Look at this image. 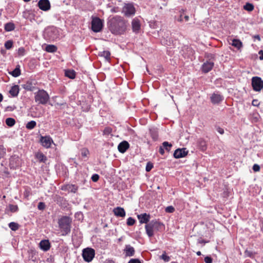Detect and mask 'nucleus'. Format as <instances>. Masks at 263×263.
Returning <instances> with one entry per match:
<instances>
[{
  "label": "nucleus",
  "mask_w": 263,
  "mask_h": 263,
  "mask_svg": "<svg viewBox=\"0 0 263 263\" xmlns=\"http://www.w3.org/2000/svg\"><path fill=\"white\" fill-rule=\"evenodd\" d=\"M61 190L68 192L76 193L78 190V186L75 184H67L62 185L61 186Z\"/></svg>",
  "instance_id": "nucleus-13"
},
{
  "label": "nucleus",
  "mask_w": 263,
  "mask_h": 263,
  "mask_svg": "<svg viewBox=\"0 0 263 263\" xmlns=\"http://www.w3.org/2000/svg\"><path fill=\"white\" fill-rule=\"evenodd\" d=\"M15 26L12 23H7L5 25V30L6 31H11L14 29Z\"/></svg>",
  "instance_id": "nucleus-32"
},
{
  "label": "nucleus",
  "mask_w": 263,
  "mask_h": 263,
  "mask_svg": "<svg viewBox=\"0 0 263 263\" xmlns=\"http://www.w3.org/2000/svg\"><path fill=\"white\" fill-rule=\"evenodd\" d=\"M208 58H210V60H211V59H214V55L213 54H211L208 56Z\"/></svg>",
  "instance_id": "nucleus-62"
},
{
  "label": "nucleus",
  "mask_w": 263,
  "mask_h": 263,
  "mask_svg": "<svg viewBox=\"0 0 263 263\" xmlns=\"http://www.w3.org/2000/svg\"><path fill=\"white\" fill-rule=\"evenodd\" d=\"M165 211L167 213H172L175 211V208L172 205L168 206L165 208Z\"/></svg>",
  "instance_id": "nucleus-45"
},
{
  "label": "nucleus",
  "mask_w": 263,
  "mask_h": 263,
  "mask_svg": "<svg viewBox=\"0 0 263 263\" xmlns=\"http://www.w3.org/2000/svg\"><path fill=\"white\" fill-rule=\"evenodd\" d=\"M45 204L44 202H40L37 205V208L40 210H43L45 208Z\"/></svg>",
  "instance_id": "nucleus-48"
},
{
  "label": "nucleus",
  "mask_w": 263,
  "mask_h": 263,
  "mask_svg": "<svg viewBox=\"0 0 263 263\" xmlns=\"http://www.w3.org/2000/svg\"><path fill=\"white\" fill-rule=\"evenodd\" d=\"M252 105H253L254 106H258L259 105V103L257 100L254 99L252 101Z\"/></svg>",
  "instance_id": "nucleus-53"
},
{
  "label": "nucleus",
  "mask_w": 263,
  "mask_h": 263,
  "mask_svg": "<svg viewBox=\"0 0 263 263\" xmlns=\"http://www.w3.org/2000/svg\"><path fill=\"white\" fill-rule=\"evenodd\" d=\"M138 219L140 223H147L150 219V215L145 213L137 215Z\"/></svg>",
  "instance_id": "nucleus-16"
},
{
  "label": "nucleus",
  "mask_w": 263,
  "mask_h": 263,
  "mask_svg": "<svg viewBox=\"0 0 263 263\" xmlns=\"http://www.w3.org/2000/svg\"><path fill=\"white\" fill-rule=\"evenodd\" d=\"M28 13V12H24V13H23V17H24V18H28V17H27V14Z\"/></svg>",
  "instance_id": "nucleus-59"
},
{
  "label": "nucleus",
  "mask_w": 263,
  "mask_h": 263,
  "mask_svg": "<svg viewBox=\"0 0 263 263\" xmlns=\"http://www.w3.org/2000/svg\"><path fill=\"white\" fill-rule=\"evenodd\" d=\"M129 147V143L126 141H123L119 143L118 146V149L120 153H124L126 151Z\"/></svg>",
  "instance_id": "nucleus-17"
},
{
  "label": "nucleus",
  "mask_w": 263,
  "mask_h": 263,
  "mask_svg": "<svg viewBox=\"0 0 263 263\" xmlns=\"http://www.w3.org/2000/svg\"><path fill=\"white\" fill-rule=\"evenodd\" d=\"M177 20H178V21H179V22H182V21H183L182 16V15H181V14L180 15V17H179V18Z\"/></svg>",
  "instance_id": "nucleus-61"
},
{
  "label": "nucleus",
  "mask_w": 263,
  "mask_h": 263,
  "mask_svg": "<svg viewBox=\"0 0 263 263\" xmlns=\"http://www.w3.org/2000/svg\"><path fill=\"white\" fill-rule=\"evenodd\" d=\"M243 8L245 10L249 12H251L254 10V6L252 4L248 2L246 3Z\"/></svg>",
  "instance_id": "nucleus-31"
},
{
  "label": "nucleus",
  "mask_w": 263,
  "mask_h": 263,
  "mask_svg": "<svg viewBox=\"0 0 263 263\" xmlns=\"http://www.w3.org/2000/svg\"><path fill=\"white\" fill-rule=\"evenodd\" d=\"M6 123L8 126L12 127L15 124V121L12 118H8L6 120Z\"/></svg>",
  "instance_id": "nucleus-37"
},
{
  "label": "nucleus",
  "mask_w": 263,
  "mask_h": 263,
  "mask_svg": "<svg viewBox=\"0 0 263 263\" xmlns=\"http://www.w3.org/2000/svg\"><path fill=\"white\" fill-rule=\"evenodd\" d=\"M19 92V87L18 85H14L11 87L10 90H9L10 94L12 97H16Z\"/></svg>",
  "instance_id": "nucleus-24"
},
{
  "label": "nucleus",
  "mask_w": 263,
  "mask_h": 263,
  "mask_svg": "<svg viewBox=\"0 0 263 263\" xmlns=\"http://www.w3.org/2000/svg\"><path fill=\"white\" fill-rule=\"evenodd\" d=\"M106 263H115V262L111 259H109L106 260Z\"/></svg>",
  "instance_id": "nucleus-60"
},
{
  "label": "nucleus",
  "mask_w": 263,
  "mask_h": 263,
  "mask_svg": "<svg viewBox=\"0 0 263 263\" xmlns=\"http://www.w3.org/2000/svg\"><path fill=\"white\" fill-rule=\"evenodd\" d=\"M34 100L38 104L45 105L49 100V96L44 90H39L35 93Z\"/></svg>",
  "instance_id": "nucleus-3"
},
{
  "label": "nucleus",
  "mask_w": 263,
  "mask_h": 263,
  "mask_svg": "<svg viewBox=\"0 0 263 263\" xmlns=\"http://www.w3.org/2000/svg\"><path fill=\"white\" fill-rule=\"evenodd\" d=\"M9 208L11 212H16L18 211V208L17 205L9 204Z\"/></svg>",
  "instance_id": "nucleus-39"
},
{
  "label": "nucleus",
  "mask_w": 263,
  "mask_h": 263,
  "mask_svg": "<svg viewBox=\"0 0 263 263\" xmlns=\"http://www.w3.org/2000/svg\"><path fill=\"white\" fill-rule=\"evenodd\" d=\"M260 166L257 164H255L253 166V170L254 172H258L260 170Z\"/></svg>",
  "instance_id": "nucleus-51"
},
{
  "label": "nucleus",
  "mask_w": 263,
  "mask_h": 263,
  "mask_svg": "<svg viewBox=\"0 0 263 263\" xmlns=\"http://www.w3.org/2000/svg\"><path fill=\"white\" fill-rule=\"evenodd\" d=\"M6 154V149L3 145H0V159Z\"/></svg>",
  "instance_id": "nucleus-42"
},
{
  "label": "nucleus",
  "mask_w": 263,
  "mask_h": 263,
  "mask_svg": "<svg viewBox=\"0 0 263 263\" xmlns=\"http://www.w3.org/2000/svg\"><path fill=\"white\" fill-rule=\"evenodd\" d=\"M223 99V96L218 92H214L210 97V100L213 104H219Z\"/></svg>",
  "instance_id": "nucleus-10"
},
{
  "label": "nucleus",
  "mask_w": 263,
  "mask_h": 263,
  "mask_svg": "<svg viewBox=\"0 0 263 263\" xmlns=\"http://www.w3.org/2000/svg\"><path fill=\"white\" fill-rule=\"evenodd\" d=\"M135 221H136L134 218H133L132 217H129L127 219L126 223H127V226H132L135 224Z\"/></svg>",
  "instance_id": "nucleus-40"
},
{
  "label": "nucleus",
  "mask_w": 263,
  "mask_h": 263,
  "mask_svg": "<svg viewBox=\"0 0 263 263\" xmlns=\"http://www.w3.org/2000/svg\"><path fill=\"white\" fill-rule=\"evenodd\" d=\"M152 224L154 225V229L156 230H160L164 228V226L163 223L157 221L156 220L151 221Z\"/></svg>",
  "instance_id": "nucleus-23"
},
{
  "label": "nucleus",
  "mask_w": 263,
  "mask_h": 263,
  "mask_svg": "<svg viewBox=\"0 0 263 263\" xmlns=\"http://www.w3.org/2000/svg\"><path fill=\"white\" fill-rule=\"evenodd\" d=\"M40 247L41 250L47 251L50 249V243L48 240H42L40 242Z\"/></svg>",
  "instance_id": "nucleus-19"
},
{
  "label": "nucleus",
  "mask_w": 263,
  "mask_h": 263,
  "mask_svg": "<svg viewBox=\"0 0 263 263\" xmlns=\"http://www.w3.org/2000/svg\"><path fill=\"white\" fill-rule=\"evenodd\" d=\"M205 263H212V258L210 256H206L204 259Z\"/></svg>",
  "instance_id": "nucleus-52"
},
{
  "label": "nucleus",
  "mask_w": 263,
  "mask_h": 263,
  "mask_svg": "<svg viewBox=\"0 0 263 263\" xmlns=\"http://www.w3.org/2000/svg\"><path fill=\"white\" fill-rule=\"evenodd\" d=\"M150 135L154 140H156L158 138V130L156 128L152 127L149 129Z\"/></svg>",
  "instance_id": "nucleus-26"
},
{
  "label": "nucleus",
  "mask_w": 263,
  "mask_h": 263,
  "mask_svg": "<svg viewBox=\"0 0 263 263\" xmlns=\"http://www.w3.org/2000/svg\"><path fill=\"white\" fill-rule=\"evenodd\" d=\"M231 45L240 50L242 47V43L239 40L233 39Z\"/></svg>",
  "instance_id": "nucleus-25"
},
{
  "label": "nucleus",
  "mask_w": 263,
  "mask_h": 263,
  "mask_svg": "<svg viewBox=\"0 0 263 263\" xmlns=\"http://www.w3.org/2000/svg\"><path fill=\"white\" fill-rule=\"evenodd\" d=\"M44 35L47 39L54 41L59 38V30L58 28L54 26L48 27L45 30Z\"/></svg>",
  "instance_id": "nucleus-4"
},
{
  "label": "nucleus",
  "mask_w": 263,
  "mask_h": 263,
  "mask_svg": "<svg viewBox=\"0 0 263 263\" xmlns=\"http://www.w3.org/2000/svg\"><path fill=\"white\" fill-rule=\"evenodd\" d=\"M184 18H185V21H187L189 19V17L187 15H185L184 16Z\"/></svg>",
  "instance_id": "nucleus-64"
},
{
  "label": "nucleus",
  "mask_w": 263,
  "mask_h": 263,
  "mask_svg": "<svg viewBox=\"0 0 263 263\" xmlns=\"http://www.w3.org/2000/svg\"><path fill=\"white\" fill-rule=\"evenodd\" d=\"M8 226L10 229L14 231H15L17 230H18L19 228L18 224L14 222H11L10 223H9Z\"/></svg>",
  "instance_id": "nucleus-34"
},
{
  "label": "nucleus",
  "mask_w": 263,
  "mask_h": 263,
  "mask_svg": "<svg viewBox=\"0 0 263 263\" xmlns=\"http://www.w3.org/2000/svg\"><path fill=\"white\" fill-rule=\"evenodd\" d=\"M40 142L43 146L46 148H49L53 141L49 136H41Z\"/></svg>",
  "instance_id": "nucleus-11"
},
{
  "label": "nucleus",
  "mask_w": 263,
  "mask_h": 263,
  "mask_svg": "<svg viewBox=\"0 0 263 263\" xmlns=\"http://www.w3.org/2000/svg\"><path fill=\"white\" fill-rule=\"evenodd\" d=\"M57 50V47L53 45H48L46 47V51L48 52H54Z\"/></svg>",
  "instance_id": "nucleus-33"
},
{
  "label": "nucleus",
  "mask_w": 263,
  "mask_h": 263,
  "mask_svg": "<svg viewBox=\"0 0 263 263\" xmlns=\"http://www.w3.org/2000/svg\"><path fill=\"white\" fill-rule=\"evenodd\" d=\"M214 62L213 61H206L202 65V70L204 73H208L214 67Z\"/></svg>",
  "instance_id": "nucleus-15"
},
{
  "label": "nucleus",
  "mask_w": 263,
  "mask_h": 263,
  "mask_svg": "<svg viewBox=\"0 0 263 263\" xmlns=\"http://www.w3.org/2000/svg\"><path fill=\"white\" fill-rule=\"evenodd\" d=\"M37 5L40 9L45 11L50 9V3L49 0H40Z\"/></svg>",
  "instance_id": "nucleus-14"
},
{
  "label": "nucleus",
  "mask_w": 263,
  "mask_h": 263,
  "mask_svg": "<svg viewBox=\"0 0 263 263\" xmlns=\"http://www.w3.org/2000/svg\"><path fill=\"white\" fill-rule=\"evenodd\" d=\"M252 86L255 91H260L263 88V81L260 77H254L252 79Z\"/></svg>",
  "instance_id": "nucleus-8"
},
{
  "label": "nucleus",
  "mask_w": 263,
  "mask_h": 263,
  "mask_svg": "<svg viewBox=\"0 0 263 263\" xmlns=\"http://www.w3.org/2000/svg\"><path fill=\"white\" fill-rule=\"evenodd\" d=\"M36 158L40 162L45 163L47 160V157L42 153H39L36 154Z\"/></svg>",
  "instance_id": "nucleus-30"
},
{
  "label": "nucleus",
  "mask_w": 263,
  "mask_h": 263,
  "mask_svg": "<svg viewBox=\"0 0 263 263\" xmlns=\"http://www.w3.org/2000/svg\"><path fill=\"white\" fill-rule=\"evenodd\" d=\"M89 152L87 149H83L81 151V155L83 157H86L88 154Z\"/></svg>",
  "instance_id": "nucleus-50"
},
{
  "label": "nucleus",
  "mask_w": 263,
  "mask_h": 263,
  "mask_svg": "<svg viewBox=\"0 0 263 263\" xmlns=\"http://www.w3.org/2000/svg\"><path fill=\"white\" fill-rule=\"evenodd\" d=\"M164 148L163 147V146H160V148H159V153L161 155H163L164 154Z\"/></svg>",
  "instance_id": "nucleus-57"
},
{
  "label": "nucleus",
  "mask_w": 263,
  "mask_h": 263,
  "mask_svg": "<svg viewBox=\"0 0 263 263\" xmlns=\"http://www.w3.org/2000/svg\"><path fill=\"white\" fill-rule=\"evenodd\" d=\"M66 77L70 79H74L76 77V72L73 70H66L65 72Z\"/></svg>",
  "instance_id": "nucleus-28"
},
{
  "label": "nucleus",
  "mask_w": 263,
  "mask_h": 263,
  "mask_svg": "<svg viewBox=\"0 0 263 263\" xmlns=\"http://www.w3.org/2000/svg\"><path fill=\"white\" fill-rule=\"evenodd\" d=\"M71 223L72 219L67 216H63L59 219L58 224L62 235L65 236L70 233Z\"/></svg>",
  "instance_id": "nucleus-2"
},
{
  "label": "nucleus",
  "mask_w": 263,
  "mask_h": 263,
  "mask_svg": "<svg viewBox=\"0 0 263 263\" xmlns=\"http://www.w3.org/2000/svg\"><path fill=\"white\" fill-rule=\"evenodd\" d=\"M135 8L132 3L125 4L122 8V13L126 17H131L135 15Z\"/></svg>",
  "instance_id": "nucleus-5"
},
{
  "label": "nucleus",
  "mask_w": 263,
  "mask_h": 263,
  "mask_svg": "<svg viewBox=\"0 0 263 263\" xmlns=\"http://www.w3.org/2000/svg\"><path fill=\"white\" fill-rule=\"evenodd\" d=\"M131 26L133 32L135 34H138L141 30V22L138 17L133 18L131 22Z\"/></svg>",
  "instance_id": "nucleus-9"
},
{
  "label": "nucleus",
  "mask_w": 263,
  "mask_h": 263,
  "mask_svg": "<svg viewBox=\"0 0 263 263\" xmlns=\"http://www.w3.org/2000/svg\"><path fill=\"white\" fill-rule=\"evenodd\" d=\"M146 233L149 237H152L154 235V225L152 224L151 221L145 226Z\"/></svg>",
  "instance_id": "nucleus-20"
},
{
  "label": "nucleus",
  "mask_w": 263,
  "mask_h": 263,
  "mask_svg": "<svg viewBox=\"0 0 263 263\" xmlns=\"http://www.w3.org/2000/svg\"><path fill=\"white\" fill-rule=\"evenodd\" d=\"M217 131L221 135L224 134V129L220 127L217 128Z\"/></svg>",
  "instance_id": "nucleus-55"
},
{
  "label": "nucleus",
  "mask_w": 263,
  "mask_h": 263,
  "mask_svg": "<svg viewBox=\"0 0 263 263\" xmlns=\"http://www.w3.org/2000/svg\"><path fill=\"white\" fill-rule=\"evenodd\" d=\"M99 55L104 57L106 60L108 61L110 59V53L109 51H103L99 52Z\"/></svg>",
  "instance_id": "nucleus-29"
},
{
  "label": "nucleus",
  "mask_w": 263,
  "mask_h": 263,
  "mask_svg": "<svg viewBox=\"0 0 263 263\" xmlns=\"http://www.w3.org/2000/svg\"><path fill=\"white\" fill-rule=\"evenodd\" d=\"M258 54H259V59L260 60H263V50H261L258 52Z\"/></svg>",
  "instance_id": "nucleus-56"
},
{
  "label": "nucleus",
  "mask_w": 263,
  "mask_h": 263,
  "mask_svg": "<svg viewBox=\"0 0 263 263\" xmlns=\"http://www.w3.org/2000/svg\"><path fill=\"white\" fill-rule=\"evenodd\" d=\"M124 251L126 256H133L135 252L134 248L129 245L125 246Z\"/></svg>",
  "instance_id": "nucleus-21"
},
{
  "label": "nucleus",
  "mask_w": 263,
  "mask_h": 263,
  "mask_svg": "<svg viewBox=\"0 0 263 263\" xmlns=\"http://www.w3.org/2000/svg\"><path fill=\"white\" fill-rule=\"evenodd\" d=\"M17 53L19 56H24L25 54V49L24 48H19L18 49Z\"/></svg>",
  "instance_id": "nucleus-44"
},
{
  "label": "nucleus",
  "mask_w": 263,
  "mask_h": 263,
  "mask_svg": "<svg viewBox=\"0 0 263 263\" xmlns=\"http://www.w3.org/2000/svg\"><path fill=\"white\" fill-rule=\"evenodd\" d=\"M99 179V176L97 174H95L93 175H92V176H91V180L93 181V182H97L98 181Z\"/></svg>",
  "instance_id": "nucleus-49"
},
{
  "label": "nucleus",
  "mask_w": 263,
  "mask_h": 263,
  "mask_svg": "<svg viewBox=\"0 0 263 263\" xmlns=\"http://www.w3.org/2000/svg\"><path fill=\"white\" fill-rule=\"evenodd\" d=\"M3 96L1 93H0V102H1L3 101Z\"/></svg>",
  "instance_id": "nucleus-63"
},
{
  "label": "nucleus",
  "mask_w": 263,
  "mask_h": 263,
  "mask_svg": "<svg viewBox=\"0 0 263 263\" xmlns=\"http://www.w3.org/2000/svg\"><path fill=\"white\" fill-rule=\"evenodd\" d=\"M36 125V123L35 121H31L28 122L26 125V127L28 129H33Z\"/></svg>",
  "instance_id": "nucleus-35"
},
{
  "label": "nucleus",
  "mask_w": 263,
  "mask_h": 263,
  "mask_svg": "<svg viewBox=\"0 0 263 263\" xmlns=\"http://www.w3.org/2000/svg\"><path fill=\"white\" fill-rule=\"evenodd\" d=\"M103 27L102 21L98 17H93L91 21V29L95 32H100Z\"/></svg>",
  "instance_id": "nucleus-7"
},
{
  "label": "nucleus",
  "mask_w": 263,
  "mask_h": 263,
  "mask_svg": "<svg viewBox=\"0 0 263 263\" xmlns=\"http://www.w3.org/2000/svg\"><path fill=\"white\" fill-rule=\"evenodd\" d=\"M189 153L186 148H178L176 149L174 153V157L178 159L186 156Z\"/></svg>",
  "instance_id": "nucleus-12"
},
{
  "label": "nucleus",
  "mask_w": 263,
  "mask_h": 263,
  "mask_svg": "<svg viewBox=\"0 0 263 263\" xmlns=\"http://www.w3.org/2000/svg\"><path fill=\"white\" fill-rule=\"evenodd\" d=\"M13 42L11 40H8L5 43V47L7 49H10L12 47Z\"/></svg>",
  "instance_id": "nucleus-38"
},
{
  "label": "nucleus",
  "mask_w": 263,
  "mask_h": 263,
  "mask_svg": "<svg viewBox=\"0 0 263 263\" xmlns=\"http://www.w3.org/2000/svg\"><path fill=\"white\" fill-rule=\"evenodd\" d=\"M112 132V129L111 128L107 127H105V129L103 130V134L104 135H108L111 134Z\"/></svg>",
  "instance_id": "nucleus-47"
},
{
  "label": "nucleus",
  "mask_w": 263,
  "mask_h": 263,
  "mask_svg": "<svg viewBox=\"0 0 263 263\" xmlns=\"http://www.w3.org/2000/svg\"><path fill=\"white\" fill-rule=\"evenodd\" d=\"M114 214L120 217H124L125 216V211L123 208L117 207L113 210Z\"/></svg>",
  "instance_id": "nucleus-18"
},
{
  "label": "nucleus",
  "mask_w": 263,
  "mask_h": 263,
  "mask_svg": "<svg viewBox=\"0 0 263 263\" xmlns=\"http://www.w3.org/2000/svg\"><path fill=\"white\" fill-rule=\"evenodd\" d=\"M154 167L153 163L150 162H148L146 164V166L145 167V170L146 172H148L151 171V170Z\"/></svg>",
  "instance_id": "nucleus-43"
},
{
  "label": "nucleus",
  "mask_w": 263,
  "mask_h": 263,
  "mask_svg": "<svg viewBox=\"0 0 263 263\" xmlns=\"http://www.w3.org/2000/svg\"><path fill=\"white\" fill-rule=\"evenodd\" d=\"M160 258L163 259L165 262H168L170 260V257L166 254L165 252L162 254L160 257Z\"/></svg>",
  "instance_id": "nucleus-41"
},
{
  "label": "nucleus",
  "mask_w": 263,
  "mask_h": 263,
  "mask_svg": "<svg viewBox=\"0 0 263 263\" xmlns=\"http://www.w3.org/2000/svg\"><path fill=\"white\" fill-rule=\"evenodd\" d=\"M21 86L24 89H25L26 90H28V91H32L34 88L33 85L32 84V82L30 81L26 82L24 84H22Z\"/></svg>",
  "instance_id": "nucleus-22"
},
{
  "label": "nucleus",
  "mask_w": 263,
  "mask_h": 263,
  "mask_svg": "<svg viewBox=\"0 0 263 263\" xmlns=\"http://www.w3.org/2000/svg\"><path fill=\"white\" fill-rule=\"evenodd\" d=\"M172 146L173 145L171 143H170L167 141H164L162 143L163 147L167 152H170L171 151Z\"/></svg>",
  "instance_id": "nucleus-36"
},
{
  "label": "nucleus",
  "mask_w": 263,
  "mask_h": 263,
  "mask_svg": "<svg viewBox=\"0 0 263 263\" xmlns=\"http://www.w3.org/2000/svg\"><path fill=\"white\" fill-rule=\"evenodd\" d=\"M95 255V251L92 248H87L83 250L82 256L84 260L86 262H90L94 258Z\"/></svg>",
  "instance_id": "nucleus-6"
},
{
  "label": "nucleus",
  "mask_w": 263,
  "mask_h": 263,
  "mask_svg": "<svg viewBox=\"0 0 263 263\" xmlns=\"http://www.w3.org/2000/svg\"><path fill=\"white\" fill-rule=\"evenodd\" d=\"M254 38L257 39L258 41H260V37L259 35H255L254 36Z\"/></svg>",
  "instance_id": "nucleus-58"
},
{
  "label": "nucleus",
  "mask_w": 263,
  "mask_h": 263,
  "mask_svg": "<svg viewBox=\"0 0 263 263\" xmlns=\"http://www.w3.org/2000/svg\"><path fill=\"white\" fill-rule=\"evenodd\" d=\"M9 73L14 77H17L21 74V70L20 65H17L15 68L12 71L9 72Z\"/></svg>",
  "instance_id": "nucleus-27"
},
{
  "label": "nucleus",
  "mask_w": 263,
  "mask_h": 263,
  "mask_svg": "<svg viewBox=\"0 0 263 263\" xmlns=\"http://www.w3.org/2000/svg\"><path fill=\"white\" fill-rule=\"evenodd\" d=\"M244 254L246 257H253L254 256V253L252 252L249 251L248 250H245Z\"/></svg>",
  "instance_id": "nucleus-46"
},
{
  "label": "nucleus",
  "mask_w": 263,
  "mask_h": 263,
  "mask_svg": "<svg viewBox=\"0 0 263 263\" xmlns=\"http://www.w3.org/2000/svg\"><path fill=\"white\" fill-rule=\"evenodd\" d=\"M128 263H141L140 260L138 259H131Z\"/></svg>",
  "instance_id": "nucleus-54"
},
{
  "label": "nucleus",
  "mask_w": 263,
  "mask_h": 263,
  "mask_svg": "<svg viewBox=\"0 0 263 263\" xmlns=\"http://www.w3.org/2000/svg\"><path fill=\"white\" fill-rule=\"evenodd\" d=\"M107 25L111 33L116 35L124 34L128 27V21L120 15L110 16Z\"/></svg>",
  "instance_id": "nucleus-1"
}]
</instances>
